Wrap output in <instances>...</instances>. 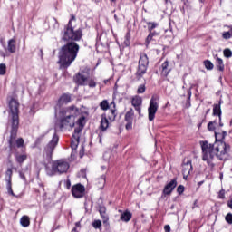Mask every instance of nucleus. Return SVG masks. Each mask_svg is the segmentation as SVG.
Wrapping results in <instances>:
<instances>
[{"instance_id": "nucleus-1", "label": "nucleus", "mask_w": 232, "mask_h": 232, "mask_svg": "<svg viewBox=\"0 0 232 232\" xmlns=\"http://www.w3.org/2000/svg\"><path fill=\"white\" fill-rule=\"evenodd\" d=\"M227 135V132L226 131H222V133L215 131V143H209L206 140L199 142L202 150V160L208 166H215V157H218L219 160H227L230 147L222 141V139H225Z\"/></svg>"}, {"instance_id": "nucleus-2", "label": "nucleus", "mask_w": 232, "mask_h": 232, "mask_svg": "<svg viewBox=\"0 0 232 232\" xmlns=\"http://www.w3.org/2000/svg\"><path fill=\"white\" fill-rule=\"evenodd\" d=\"M9 110L11 111V130L10 136L7 140L10 151H14L16 148H24V139L18 138L17 139V131H19V101L14 98H11L8 102Z\"/></svg>"}, {"instance_id": "nucleus-3", "label": "nucleus", "mask_w": 232, "mask_h": 232, "mask_svg": "<svg viewBox=\"0 0 232 232\" xmlns=\"http://www.w3.org/2000/svg\"><path fill=\"white\" fill-rule=\"evenodd\" d=\"M79 50H81V46L75 42H67L63 45L58 53V64H60V68L63 70L70 68L72 63L77 59Z\"/></svg>"}, {"instance_id": "nucleus-4", "label": "nucleus", "mask_w": 232, "mask_h": 232, "mask_svg": "<svg viewBox=\"0 0 232 232\" xmlns=\"http://www.w3.org/2000/svg\"><path fill=\"white\" fill-rule=\"evenodd\" d=\"M79 115V108L71 105L60 110L57 126L63 131L66 128H73L75 126V119Z\"/></svg>"}, {"instance_id": "nucleus-5", "label": "nucleus", "mask_w": 232, "mask_h": 232, "mask_svg": "<svg viewBox=\"0 0 232 232\" xmlns=\"http://www.w3.org/2000/svg\"><path fill=\"white\" fill-rule=\"evenodd\" d=\"M57 144H59V135H57V132H54L52 140L47 143V145L44 149V160L42 161V164L44 166L45 169H48L50 168V164H52L53 151H55Z\"/></svg>"}, {"instance_id": "nucleus-6", "label": "nucleus", "mask_w": 232, "mask_h": 232, "mask_svg": "<svg viewBox=\"0 0 232 232\" xmlns=\"http://www.w3.org/2000/svg\"><path fill=\"white\" fill-rule=\"evenodd\" d=\"M82 39V29H73V26H64L62 40L65 43H79Z\"/></svg>"}, {"instance_id": "nucleus-7", "label": "nucleus", "mask_w": 232, "mask_h": 232, "mask_svg": "<svg viewBox=\"0 0 232 232\" xmlns=\"http://www.w3.org/2000/svg\"><path fill=\"white\" fill-rule=\"evenodd\" d=\"M68 169H70V162L66 159L52 162V175H63V173H68Z\"/></svg>"}, {"instance_id": "nucleus-8", "label": "nucleus", "mask_w": 232, "mask_h": 232, "mask_svg": "<svg viewBox=\"0 0 232 232\" xmlns=\"http://www.w3.org/2000/svg\"><path fill=\"white\" fill-rule=\"evenodd\" d=\"M148 64H150V61L148 60V55L140 54L138 71L136 72L138 79H140L142 75L146 73V70H148Z\"/></svg>"}, {"instance_id": "nucleus-9", "label": "nucleus", "mask_w": 232, "mask_h": 232, "mask_svg": "<svg viewBox=\"0 0 232 232\" xmlns=\"http://www.w3.org/2000/svg\"><path fill=\"white\" fill-rule=\"evenodd\" d=\"M71 193L74 198H82L86 194V187L81 183L75 184L72 187Z\"/></svg>"}, {"instance_id": "nucleus-10", "label": "nucleus", "mask_w": 232, "mask_h": 232, "mask_svg": "<svg viewBox=\"0 0 232 232\" xmlns=\"http://www.w3.org/2000/svg\"><path fill=\"white\" fill-rule=\"evenodd\" d=\"M158 99L155 96H152L150 102V106L148 108L149 113V121H153L155 119V113H157V110H159V102H157Z\"/></svg>"}, {"instance_id": "nucleus-11", "label": "nucleus", "mask_w": 232, "mask_h": 232, "mask_svg": "<svg viewBox=\"0 0 232 232\" xmlns=\"http://www.w3.org/2000/svg\"><path fill=\"white\" fill-rule=\"evenodd\" d=\"M131 104L135 108L136 111H138L139 115H140L142 111V98L140 96H134L131 100Z\"/></svg>"}, {"instance_id": "nucleus-12", "label": "nucleus", "mask_w": 232, "mask_h": 232, "mask_svg": "<svg viewBox=\"0 0 232 232\" xmlns=\"http://www.w3.org/2000/svg\"><path fill=\"white\" fill-rule=\"evenodd\" d=\"M191 169H193V166L191 165V160H188L182 166V173L183 179L188 180V177H189V173H191Z\"/></svg>"}, {"instance_id": "nucleus-13", "label": "nucleus", "mask_w": 232, "mask_h": 232, "mask_svg": "<svg viewBox=\"0 0 232 232\" xmlns=\"http://www.w3.org/2000/svg\"><path fill=\"white\" fill-rule=\"evenodd\" d=\"M98 211L100 213L101 218L102 219L103 224H108V220H110V217L108 216V212H106V207L104 205H99Z\"/></svg>"}, {"instance_id": "nucleus-14", "label": "nucleus", "mask_w": 232, "mask_h": 232, "mask_svg": "<svg viewBox=\"0 0 232 232\" xmlns=\"http://www.w3.org/2000/svg\"><path fill=\"white\" fill-rule=\"evenodd\" d=\"M69 102H72V95L68 93H63L58 99L57 105L61 108V106L69 104Z\"/></svg>"}, {"instance_id": "nucleus-15", "label": "nucleus", "mask_w": 232, "mask_h": 232, "mask_svg": "<svg viewBox=\"0 0 232 232\" xmlns=\"http://www.w3.org/2000/svg\"><path fill=\"white\" fill-rule=\"evenodd\" d=\"M177 188V179H172L169 184H167L163 189L164 195H171L173 189Z\"/></svg>"}, {"instance_id": "nucleus-16", "label": "nucleus", "mask_w": 232, "mask_h": 232, "mask_svg": "<svg viewBox=\"0 0 232 232\" xmlns=\"http://www.w3.org/2000/svg\"><path fill=\"white\" fill-rule=\"evenodd\" d=\"M86 81H88V78L81 72H78L74 76V82L78 84V86H84V84H86Z\"/></svg>"}, {"instance_id": "nucleus-17", "label": "nucleus", "mask_w": 232, "mask_h": 232, "mask_svg": "<svg viewBox=\"0 0 232 232\" xmlns=\"http://www.w3.org/2000/svg\"><path fill=\"white\" fill-rule=\"evenodd\" d=\"M7 50L9 53H15L17 50V43L15 42V39H10L8 41Z\"/></svg>"}, {"instance_id": "nucleus-18", "label": "nucleus", "mask_w": 232, "mask_h": 232, "mask_svg": "<svg viewBox=\"0 0 232 232\" xmlns=\"http://www.w3.org/2000/svg\"><path fill=\"white\" fill-rule=\"evenodd\" d=\"M169 72H171V69L169 68V62L165 61L161 65V75H163V77H168Z\"/></svg>"}, {"instance_id": "nucleus-19", "label": "nucleus", "mask_w": 232, "mask_h": 232, "mask_svg": "<svg viewBox=\"0 0 232 232\" xmlns=\"http://www.w3.org/2000/svg\"><path fill=\"white\" fill-rule=\"evenodd\" d=\"M108 126H110V122L108 121V118L102 116L101 125H100V130L102 131H106V130H108Z\"/></svg>"}, {"instance_id": "nucleus-20", "label": "nucleus", "mask_w": 232, "mask_h": 232, "mask_svg": "<svg viewBox=\"0 0 232 232\" xmlns=\"http://www.w3.org/2000/svg\"><path fill=\"white\" fill-rule=\"evenodd\" d=\"M96 186L99 189L104 188V186H106V176H102L96 180Z\"/></svg>"}, {"instance_id": "nucleus-21", "label": "nucleus", "mask_w": 232, "mask_h": 232, "mask_svg": "<svg viewBox=\"0 0 232 232\" xmlns=\"http://www.w3.org/2000/svg\"><path fill=\"white\" fill-rule=\"evenodd\" d=\"M120 220L122 222H130L131 220V213L125 211L121 214Z\"/></svg>"}, {"instance_id": "nucleus-22", "label": "nucleus", "mask_w": 232, "mask_h": 232, "mask_svg": "<svg viewBox=\"0 0 232 232\" xmlns=\"http://www.w3.org/2000/svg\"><path fill=\"white\" fill-rule=\"evenodd\" d=\"M135 115V111L133 109H130L125 114V121L126 122H133V117Z\"/></svg>"}, {"instance_id": "nucleus-23", "label": "nucleus", "mask_w": 232, "mask_h": 232, "mask_svg": "<svg viewBox=\"0 0 232 232\" xmlns=\"http://www.w3.org/2000/svg\"><path fill=\"white\" fill-rule=\"evenodd\" d=\"M20 224L23 227H28L30 226V217L23 216L20 218Z\"/></svg>"}, {"instance_id": "nucleus-24", "label": "nucleus", "mask_w": 232, "mask_h": 232, "mask_svg": "<svg viewBox=\"0 0 232 232\" xmlns=\"http://www.w3.org/2000/svg\"><path fill=\"white\" fill-rule=\"evenodd\" d=\"M81 139V136H77L76 138L72 139L71 140V148L72 150L75 151V150H77V148L79 147V140Z\"/></svg>"}, {"instance_id": "nucleus-25", "label": "nucleus", "mask_w": 232, "mask_h": 232, "mask_svg": "<svg viewBox=\"0 0 232 232\" xmlns=\"http://www.w3.org/2000/svg\"><path fill=\"white\" fill-rule=\"evenodd\" d=\"M220 104H222V102H219V104H215L213 108V115H218L219 121L222 115V110L220 109Z\"/></svg>"}, {"instance_id": "nucleus-26", "label": "nucleus", "mask_w": 232, "mask_h": 232, "mask_svg": "<svg viewBox=\"0 0 232 232\" xmlns=\"http://www.w3.org/2000/svg\"><path fill=\"white\" fill-rule=\"evenodd\" d=\"M28 159V155L26 154H17L15 155V160L20 166Z\"/></svg>"}, {"instance_id": "nucleus-27", "label": "nucleus", "mask_w": 232, "mask_h": 232, "mask_svg": "<svg viewBox=\"0 0 232 232\" xmlns=\"http://www.w3.org/2000/svg\"><path fill=\"white\" fill-rule=\"evenodd\" d=\"M216 66L219 72H224V61L221 58H216Z\"/></svg>"}, {"instance_id": "nucleus-28", "label": "nucleus", "mask_w": 232, "mask_h": 232, "mask_svg": "<svg viewBox=\"0 0 232 232\" xmlns=\"http://www.w3.org/2000/svg\"><path fill=\"white\" fill-rule=\"evenodd\" d=\"M101 110H103V111H106V110H110V103L108 102V100H103L100 103Z\"/></svg>"}, {"instance_id": "nucleus-29", "label": "nucleus", "mask_w": 232, "mask_h": 232, "mask_svg": "<svg viewBox=\"0 0 232 232\" xmlns=\"http://www.w3.org/2000/svg\"><path fill=\"white\" fill-rule=\"evenodd\" d=\"M94 229H101L102 227V221L96 219L92 222Z\"/></svg>"}, {"instance_id": "nucleus-30", "label": "nucleus", "mask_w": 232, "mask_h": 232, "mask_svg": "<svg viewBox=\"0 0 232 232\" xmlns=\"http://www.w3.org/2000/svg\"><path fill=\"white\" fill-rule=\"evenodd\" d=\"M222 37H223V39H226V40L231 39V37H232V26H230V30L229 31L224 32L222 34Z\"/></svg>"}, {"instance_id": "nucleus-31", "label": "nucleus", "mask_w": 232, "mask_h": 232, "mask_svg": "<svg viewBox=\"0 0 232 232\" xmlns=\"http://www.w3.org/2000/svg\"><path fill=\"white\" fill-rule=\"evenodd\" d=\"M115 117H117L115 115V110L111 109L110 111V114L108 115V119H109V121H111V122H113V121H115Z\"/></svg>"}, {"instance_id": "nucleus-32", "label": "nucleus", "mask_w": 232, "mask_h": 232, "mask_svg": "<svg viewBox=\"0 0 232 232\" xmlns=\"http://www.w3.org/2000/svg\"><path fill=\"white\" fill-rule=\"evenodd\" d=\"M204 65L207 68V70H213L214 68L213 63H211V61L209 60L205 61Z\"/></svg>"}, {"instance_id": "nucleus-33", "label": "nucleus", "mask_w": 232, "mask_h": 232, "mask_svg": "<svg viewBox=\"0 0 232 232\" xmlns=\"http://www.w3.org/2000/svg\"><path fill=\"white\" fill-rule=\"evenodd\" d=\"M147 24H148V29L150 32H151V30H155V28H157V26H159V24L157 23H151V22H149Z\"/></svg>"}, {"instance_id": "nucleus-34", "label": "nucleus", "mask_w": 232, "mask_h": 232, "mask_svg": "<svg viewBox=\"0 0 232 232\" xmlns=\"http://www.w3.org/2000/svg\"><path fill=\"white\" fill-rule=\"evenodd\" d=\"M6 74V64L0 63V75H5Z\"/></svg>"}, {"instance_id": "nucleus-35", "label": "nucleus", "mask_w": 232, "mask_h": 232, "mask_svg": "<svg viewBox=\"0 0 232 232\" xmlns=\"http://www.w3.org/2000/svg\"><path fill=\"white\" fill-rule=\"evenodd\" d=\"M12 169H17L16 168H9L5 171V175L8 177L7 179H12V176L14 175V171Z\"/></svg>"}, {"instance_id": "nucleus-36", "label": "nucleus", "mask_w": 232, "mask_h": 232, "mask_svg": "<svg viewBox=\"0 0 232 232\" xmlns=\"http://www.w3.org/2000/svg\"><path fill=\"white\" fill-rule=\"evenodd\" d=\"M81 131H82V129L81 128H75L74 129V133L72 135L73 139H77V137H80L79 135L81 134Z\"/></svg>"}, {"instance_id": "nucleus-37", "label": "nucleus", "mask_w": 232, "mask_h": 232, "mask_svg": "<svg viewBox=\"0 0 232 232\" xmlns=\"http://www.w3.org/2000/svg\"><path fill=\"white\" fill-rule=\"evenodd\" d=\"M224 56L229 59V57H232V52L231 49H225L223 51Z\"/></svg>"}, {"instance_id": "nucleus-38", "label": "nucleus", "mask_w": 232, "mask_h": 232, "mask_svg": "<svg viewBox=\"0 0 232 232\" xmlns=\"http://www.w3.org/2000/svg\"><path fill=\"white\" fill-rule=\"evenodd\" d=\"M215 124H217L216 121H210L208 124V130L209 131H215Z\"/></svg>"}, {"instance_id": "nucleus-39", "label": "nucleus", "mask_w": 232, "mask_h": 232, "mask_svg": "<svg viewBox=\"0 0 232 232\" xmlns=\"http://www.w3.org/2000/svg\"><path fill=\"white\" fill-rule=\"evenodd\" d=\"M73 21H77V18L75 17V14H71V18L65 26H73L72 25V23H73Z\"/></svg>"}, {"instance_id": "nucleus-40", "label": "nucleus", "mask_w": 232, "mask_h": 232, "mask_svg": "<svg viewBox=\"0 0 232 232\" xmlns=\"http://www.w3.org/2000/svg\"><path fill=\"white\" fill-rule=\"evenodd\" d=\"M225 220L226 222H227V224H232V214L231 213L227 214Z\"/></svg>"}, {"instance_id": "nucleus-41", "label": "nucleus", "mask_w": 232, "mask_h": 232, "mask_svg": "<svg viewBox=\"0 0 232 232\" xmlns=\"http://www.w3.org/2000/svg\"><path fill=\"white\" fill-rule=\"evenodd\" d=\"M85 119H86V118H84L83 116H82V117H80V118L78 119V124H79V126H82V128H84L83 122H84Z\"/></svg>"}, {"instance_id": "nucleus-42", "label": "nucleus", "mask_w": 232, "mask_h": 232, "mask_svg": "<svg viewBox=\"0 0 232 232\" xmlns=\"http://www.w3.org/2000/svg\"><path fill=\"white\" fill-rule=\"evenodd\" d=\"M144 92H146V86L145 85H140L137 90V93H144Z\"/></svg>"}, {"instance_id": "nucleus-43", "label": "nucleus", "mask_w": 232, "mask_h": 232, "mask_svg": "<svg viewBox=\"0 0 232 232\" xmlns=\"http://www.w3.org/2000/svg\"><path fill=\"white\" fill-rule=\"evenodd\" d=\"M177 192L179 193V195H182V194L184 193V186L179 185V186L177 188Z\"/></svg>"}, {"instance_id": "nucleus-44", "label": "nucleus", "mask_w": 232, "mask_h": 232, "mask_svg": "<svg viewBox=\"0 0 232 232\" xmlns=\"http://www.w3.org/2000/svg\"><path fill=\"white\" fill-rule=\"evenodd\" d=\"M88 85L90 88H95V86H97V82H95L93 80H90Z\"/></svg>"}, {"instance_id": "nucleus-45", "label": "nucleus", "mask_w": 232, "mask_h": 232, "mask_svg": "<svg viewBox=\"0 0 232 232\" xmlns=\"http://www.w3.org/2000/svg\"><path fill=\"white\" fill-rule=\"evenodd\" d=\"M6 182H7V189L8 188L10 189V188H12V179H7Z\"/></svg>"}, {"instance_id": "nucleus-46", "label": "nucleus", "mask_w": 232, "mask_h": 232, "mask_svg": "<svg viewBox=\"0 0 232 232\" xmlns=\"http://www.w3.org/2000/svg\"><path fill=\"white\" fill-rule=\"evenodd\" d=\"M153 35L154 34L153 33H150L148 37H147V43H150L151 41V39H153Z\"/></svg>"}, {"instance_id": "nucleus-47", "label": "nucleus", "mask_w": 232, "mask_h": 232, "mask_svg": "<svg viewBox=\"0 0 232 232\" xmlns=\"http://www.w3.org/2000/svg\"><path fill=\"white\" fill-rule=\"evenodd\" d=\"M128 123L126 124V129L127 130H131V126L133 124V121H127Z\"/></svg>"}, {"instance_id": "nucleus-48", "label": "nucleus", "mask_w": 232, "mask_h": 232, "mask_svg": "<svg viewBox=\"0 0 232 232\" xmlns=\"http://www.w3.org/2000/svg\"><path fill=\"white\" fill-rule=\"evenodd\" d=\"M7 191H8L9 195H11L12 197H15V194L14 193V190L12 189V188H7Z\"/></svg>"}, {"instance_id": "nucleus-49", "label": "nucleus", "mask_w": 232, "mask_h": 232, "mask_svg": "<svg viewBox=\"0 0 232 232\" xmlns=\"http://www.w3.org/2000/svg\"><path fill=\"white\" fill-rule=\"evenodd\" d=\"M164 230H165V232H169V231H171V227H169V225H166L164 227Z\"/></svg>"}, {"instance_id": "nucleus-50", "label": "nucleus", "mask_w": 232, "mask_h": 232, "mask_svg": "<svg viewBox=\"0 0 232 232\" xmlns=\"http://www.w3.org/2000/svg\"><path fill=\"white\" fill-rule=\"evenodd\" d=\"M184 6H189V0H181Z\"/></svg>"}, {"instance_id": "nucleus-51", "label": "nucleus", "mask_w": 232, "mask_h": 232, "mask_svg": "<svg viewBox=\"0 0 232 232\" xmlns=\"http://www.w3.org/2000/svg\"><path fill=\"white\" fill-rule=\"evenodd\" d=\"M225 195V192H224V190H221L220 192H219V198H224V196Z\"/></svg>"}, {"instance_id": "nucleus-52", "label": "nucleus", "mask_w": 232, "mask_h": 232, "mask_svg": "<svg viewBox=\"0 0 232 232\" xmlns=\"http://www.w3.org/2000/svg\"><path fill=\"white\" fill-rule=\"evenodd\" d=\"M66 188L67 189H70V188H72V183L70 182V180L67 181Z\"/></svg>"}, {"instance_id": "nucleus-53", "label": "nucleus", "mask_w": 232, "mask_h": 232, "mask_svg": "<svg viewBox=\"0 0 232 232\" xmlns=\"http://www.w3.org/2000/svg\"><path fill=\"white\" fill-rule=\"evenodd\" d=\"M20 178H21L23 180H26V176H24V174H23V173H20Z\"/></svg>"}, {"instance_id": "nucleus-54", "label": "nucleus", "mask_w": 232, "mask_h": 232, "mask_svg": "<svg viewBox=\"0 0 232 232\" xmlns=\"http://www.w3.org/2000/svg\"><path fill=\"white\" fill-rule=\"evenodd\" d=\"M126 39L127 41H130V39H131V34H130V33H127Z\"/></svg>"}, {"instance_id": "nucleus-55", "label": "nucleus", "mask_w": 232, "mask_h": 232, "mask_svg": "<svg viewBox=\"0 0 232 232\" xmlns=\"http://www.w3.org/2000/svg\"><path fill=\"white\" fill-rule=\"evenodd\" d=\"M227 206L232 209V198L227 202Z\"/></svg>"}, {"instance_id": "nucleus-56", "label": "nucleus", "mask_w": 232, "mask_h": 232, "mask_svg": "<svg viewBox=\"0 0 232 232\" xmlns=\"http://www.w3.org/2000/svg\"><path fill=\"white\" fill-rule=\"evenodd\" d=\"M54 26L55 28H59V21L54 20Z\"/></svg>"}, {"instance_id": "nucleus-57", "label": "nucleus", "mask_w": 232, "mask_h": 232, "mask_svg": "<svg viewBox=\"0 0 232 232\" xmlns=\"http://www.w3.org/2000/svg\"><path fill=\"white\" fill-rule=\"evenodd\" d=\"M116 90H117V82L114 83V93Z\"/></svg>"}, {"instance_id": "nucleus-58", "label": "nucleus", "mask_w": 232, "mask_h": 232, "mask_svg": "<svg viewBox=\"0 0 232 232\" xmlns=\"http://www.w3.org/2000/svg\"><path fill=\"white\" fill-rule=\"evenodd\" d=\"M40 188L44 190V185L43 183L40 184Z\"/></svg>"}, {"instance_id": "nucleus-59", "label": "nucleus", "mask_w": 232, "mask_h": 232, "mask_svg": "<svg viewBox=\"0 0 232 232\" xmlns=\"http://www.w3.org/2000/svg\"><path fill=\"white\" fill-rule=\"evenodd\" d=\"M72 232H79V231H77V227H74V228L72 230Z\"/></svg>"}, {"instance_id": "nucleus-60", "label": "nucleus", "mask_w": 232, "mask_h": 232, "mask_svg": "<svg viewBox=\"0 0 232 232\" xmlns=\"http://www.w3.org/2000/svg\"><path fill=\"white\" fill-rule=\"evenodd\" d=\"M75 226H76V227H79V226H81V223L76 222Z\"/></svg>"}, {"instance_id": "nucleus-61", "label": "nucleus", "mask_w": 232, "mask_h": 232, "mask_svg": "<svg viewBox=\"0 0 232 232\" xmlns=\"http://www.w3.org/2000/svg\"><path fill=\"white\" fill-rule=\"evenodd\" d=\"M111 104H113V106H115V102H112L111 103Z\"/></svg>"}, {"instance_id": "nucleus-62", "label": "nucleus", "mask_w": 232, "mask_h": 232, "mask_svg": "<svg viewBox=\"0 0 232 232\" xmlns=\"http://www.w3.org/2000/svg\"><path fill=\"white\" fill-rule=\"evenodd\" d=\"M111 3H114V4H115V1H116V0H111Z\"/></svg>"}, {"instance_id": "nucleus-63", "label": "nucleus", "mask_w": 232, "mask_h": 232, "mask_svg": "<svg viewBox=\"0 0 232 232\" xmlns=\"http://www.w3.org/2000/svg\"><path fill=\"white\" fill-rule=\"evenodd\" d=\"M114 18L117 19V14H114Z\"/></svg>"}, {"instance_id": "nucleus-64", "label": "nucleus", "mask_w": 232, "mask_h": 232, "mask_svg": "<svg viewBox=\"0 0 232 232\" xmlns=\"http://www.w3.org/2000/svg\"><path fill=\"white\" fill-rule=\"evenodd\" d=\"M44 135H42V136H41V139H44Z\"/></svg>"}]
</instances>
